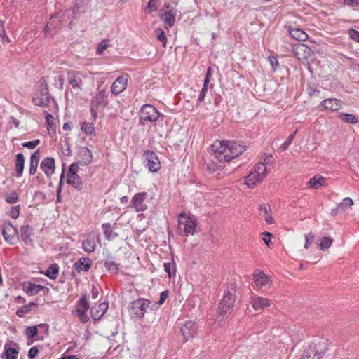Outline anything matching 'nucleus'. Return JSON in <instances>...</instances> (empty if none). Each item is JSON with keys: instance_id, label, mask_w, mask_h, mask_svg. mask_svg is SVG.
I'll list each match as a JSON object with an SVG mask.
<instances>
[{"instance_id": "obj_27", "label": "nucleus", "mask_w": 359, "mask_h": 359, "mask_svg": "<svg viewBox=\"0 0 359 359\" xmlns=\"http://www.w3.org/2000/svg\"><path fill=\"white\" fill-rule=\"evenodd\" d=\"M25 165V158L22 154H18L15 158V175L18 177L22 175Z\"/></svg>"}, {"instance_id": "obj_29", "label": "nucleus", "mask_w": 359, "mask_h": 359, "mask_svg": "<svg viewBox=\"0 0 359 359\" xmlns=\"http://www.w3.org/2000/svg\"><path fill=\"white\" fill-rule=\"evenodd\" d=\"M67 183L72 185L76 189L81 190L83 182L77 174L67 175Z\"/></svg>"}, {"instance_id": "obj_46", "label": "nucleus", "mask_w": 359, "mask_h": 359, "mask_svg": "<svg viewBox=\"0 0 359 359\" xmlns=\"http://www.w3.org/2000/svg\"><path fill=\"white\" fill-rule=\"evenodd\" d=\"M25 334L28 339H32L36 337L38 334L37 326H29L27 327Z\"/></svg>"}, {"instance_id": "obj_28", "label": "nucleus", "mask_w": 359, "mask_h": 359, "mask_svg": "<svg viewBox=\"0 0 359 359\" xmlns=\"http://www.w3.org/2000/svg\"><path fill=\"white\" fill-rule=\"evenodd\" d=\"M40 158V155L39 151H35L30 158L29 162V172L31 175H33L36 173L39 161Z\"/></svg>"}, {"instance_id": "obj_56", "label": "nucleus", "mask_w": 359, "mask_h": 359, "mask_svg": "<svg viewBox=\"0 0 359 359\" xmlns=\"http://www.w3.org/2000/svg\"><path fill=\"white\" fill-rule=\"evenodd\" d=\"M348 33L351 39L359 43V32L358 30L351 28Z\"/></svg>"}, {"instance_id": "obj_17", "label": "nucleus", "mask_w": 359, "mask_h": 359, "mask_svg": "<svg viewBox=\"0 0 359 359\" xmlns=\"http://www.w3.org/2000/svg\"><path fill=\"white\" fill-rule=\"evenodd\" d=\"M236 285L235 282L229 283L227 290L226 292V313L230 309L231 305L233 306L236 299Z\"/></svg>"}, {"instance_id": "obj_3", "label": "nucleus", "mask_w": 359, "mask_h": 359, "mask_svg": "<svg viewBox=\"0 0 359 359\" xmlns=\"http://www.w3.org/2000/svg\"><path fill=\"white\" fill-rule=\"evenodd\" d=\"M197 226L196 220L194 217L181 213L178 218V232L184 236L193 235Z\"/></svg>"}, {"instance_id": "obj_40", "label": "nucleus", "mask_w": 359, "mask_h": 359, "mask_svg": "<svg viewBox=\"0 0 359 359\" xmlns=\"http://www.w3.org/2000/svg\"><path fill=\"white\" fill-rule=\"evenodd\" d=\"M81 130L86 135H90L95 133V128L93 123L84 122L81 126Z\"/></svg>"}, {"instance_id": "obj_1", "label": "nucleus", "mask_w": 359, "mask_h": 359, "mask_svg": "<svg viewBox=\"0 0 359 359\" xmlns=\"http://www.w3.org/2000/svg\"><path fill=\"white\" fill-rule=\"evenodd\" d=\"M329 347V340L325 338H319L313 340L306 348L302 355L301 359H320Z\"/></svg>"}, {"instance_id": "obj_2", "label": "nucleus", "mask_w": 359, "mask_h": 359, "mask_svg": "<svg viewBox=\"0 0 359 359\" xmlns=\"http://www.w3.org/2000/svg\"><path fill=\"white\" fill-rule=\"evenodd\" d=\"M211 163L208 164V168L211 172L222 168L224 160V142L223 140H215L210 149Z\"/></svg>"}, {"instance_id": "obj_14", "label": "nucleus", "mask_w": 359, "mask_h": 359, "mask_svg": "<svg viewBox=\"0 0 359 359\" xmlns=\"http://www.w3.org/2000/svg\"><path fill=\"white\" fill-rule=\"evenodd\" d=\"M144 156L146 159L147 166L151 172H155L159 170L161 168V163L157 155L150 151L144 152Z\"/></svg>"}, {"instance_id": "obj_16", "label": "nucleus", "mask_w": 359, "mask_h": 359, "mask_svg": "<svg viewBox=\"0 0 359 359\" xmlns=\"http://www.w3.org/2000/svg\"><path fill=\"white\" fill-rule=\"evenodd\" d=\"M128 74H122L112 83L111 91L114 95H118L126 88L128 83Z\"/></svg>"}, {"instance_id": "obj_25", "label": "nucleus", "mask_w": 359, "mask_h": 359, "mask_svg": "<svg viewBox=\"0 0 359 359\" xmlns=\"http://www.w3.org/2000/svg\"><path fill=\"white\" fill-rule=\"evenodd\" d=\"M32 230L33 229L29 225H25L20 228L21 239L27 245L32 244V240L31 238Z\"/></svg>"}, {"instance_id": "obj_51", "label": "nucleus", "mask_w": 359, "mask_h": 359, "mask_svg": "<svg viewBox=\"0 0 359 359\" xmlns=\"http://www.w3.org/2000/svg\"><path fill=\"white\" fill-rule=\"evenodd\" d=\"M40 143V140L39 139L35 140L34 141L25 142L22 144V147H26L29 149H34L36 146H38Z\"/></svg>"}, {"instance_id": "obj_26", "label": "nucleus", "mask_w": 359, "mask_h": 359, "mask_svg": "<svg viewBox=\"0 0 359 359\" xmlns=\"http://www.w3.org/2000/svg\"><path fill=\"white\" fill-rule=\"evenodd\" d=\"M255 278V284L257 287L266 285L270 281L269 276H266L263 271H259L257 273L253 274Z\"/></svg>"}, {"instance_id": "obj_24", "label": "nucleus", "mask_w": 359, "mask_h": 359, "mask_svg": "<svg viewBox=\"0 0 359 359\" xmlns=\"http://www.w3.org/2000/svg\"><path fill=\"white\" fill-rule=\"evenodd\" d=\"M96 238L93 233L89 234L86 239L83 241V249L87 252H92L96 247Z\"/></svg>"}, {"instance_id": "obj_7", "label": "nucleus", "mask_w": 359, "mask_h": 359, "mask_svg": "<svg viewBox=\"0 0 359 359\" xmlns=\"http://www.w3.org/2000/svg\"><path fill=\"white\" fill-rule=\"evenodd\" d=\"M32 102L34 105L44 107L48 106L50 102V95L47 85L45 84L35 93L32 98Z\"/></svg>"}, {"instance_id": "obj_20", "label": "nucleus", "mask_w": 359, "mask_h": 359, "mask_svg": "<svg viewBox=\"0 0 359 359\" xmlns=\"http://www.w3.org/2000/svg\"><path fill=\"white\" fill-rule=\"evenodd\" d=\"M108 309V303L95 304L90 309L91 317L94 320H100Z\"/></svg>"}, {"instance_id": "obj_11", "label": "nucleus", "mask_w": 359, "mask_h": 359, "mask_svg": "<svg viewBox=\"0 0 359 359\" xmlns=\"http://www.w3.org/2000/svg\"><path fill=\"white\" fill-rule=\"evenodd\" d=\"M198 330L196 323L192 320L186 321L181 327V334L184 342L195 337Z\"/></svg>"}, {"instance_id": "obj_53", "label": "nucleus", "mask_w": 359, "mask_h": 359, "mask_svg": "<svg viewBox=\"0 0 359 359\" xmlns=\"http://www.w3.org/2000/svg\"><path fill=\"white\" fill-rule=\"evenodd\" d=\"M268 60L271 65L273 71H276L279 66L277 57L274 56H269Z\"/></svg>"}, {"instance_id": "obj_8", "label": "nucleus", "mask_w": 359, "mask_h": 359, "mask_svg": "<svg viewBox=\"0 0 359 359\" xmlns=\"http://www.w3.org/2000/svg\"><path fill=\"white\" fill-rule=\"evenodd\" d=\"M148 194L145 191L135 194L131 199L132 208L136 212H143L147 208Z\"/></svg>"}, {"instance_id": "obj_57", "label": "nucleus", "mask_w": 359, "mask_h": 359, "mask_svg": "<svg viewBox=\"0 0 359 359\" xmlns=\"http://www.w3.org/2000/svg\"><path fill=\"white\" fill-rule=\"evenodd\" d=\"M260 163H264V165H272L273 163V157L271 154L266 155L265 154L264 158L262 161H259Z\"/></svg>"}, {"instance_id": "obj_36", "label": "nucleus", "mask_w": 359, "mask_h": 359, "mask_svg": "<svg viewBox=\"0 0 359 359\" xmlns=\"http://www.w3.org/2000/svg\"><path fill=\"white\" fill-rule=\"evenodd\" d=\"M59 273V266L57 264H52L48 269L46 270L45 275L50 279H55Z\"/></svg>"}, {"instance_id": "obj_34", "label": "nucleus", "mask_w": 359, "mask_h": 359, "mask_svg": "<svg viewBox=\"0 0 359 359\" xmlns=\"http://www.w3.org/2000/svg\"><path fill=\"white\" fill-rule=\"evenodd\" d=\"M36 306H37V304L36 303L32 302L29 304L24 305V306L20 307L19 309H18L16 311V315L18 317L22 318L24 316L25 314H27L30 312L31 307H32V306L36 307Z\"/></svg>"}, {"instance_id": "obj_22", "label": "nucleus", "mask_w": 359, "mask_h": 359, "mask_svg": "<svg viewBox=\"0 0 359 359\" xmlns=\"http://www.w3.org/2000/svg\"><path fill=\"white\" fill-rule=\"evenodd\" d=\"M92 266V261L89 258L82 257L74 264L73 268L77 273L87 272Z\"/></svg>"}, {"instance_id": "obj_18", "label": "nucleus", "mask_w": 359, "mask_h": 359, "mask_svg": "<svg viewBox=\"0 0 359 359\" xmlns=\"http://www.w3.org/2000/svg\"><path fill=\"white\" fill-rule=\"evenodd\" d=\"M78 156V161L81 165L87 166L91 163L93 160V154L87 147H83L79 149Z\"/></svg>"}, {"instance_id": "obj_62", "label": "nucleus", "mask_w": 359, "mask_h": 359, "mask_svg": "<svg viewBox=\"0 0 359 359\" xmlns=\"http://www.w3.org/2000/svg\"><path fill=\"white\" fill-rule=\"evenodd\" d=\"M38 353H39V351L36 347H32L29 351V353H28L29 358L30 359H33L34 358H35L37 355Z\"/></svg>"}, {"instance_id": "obj_9", "label": "nucleus", "mask_w": 359, "mask_h": 359, "mask_svg": "<svg viewBox=\"0 0 359 359\" xmlns=\"http://www.w3.org/2000/svg\"><path fill=\"white\" fill-rule=\"evenodd\" d=\"M2 234L4 240L11 245L15 244L18 240V231L9 222L4 224Z\"/></svg>"}, {"instance_id": "obj_6", "label": "nucleus", "mask_w": 359, "mask_h": 359, "mask_svg": "<svg viewBox=\"0 0 359 359\" xmlns=\"http://www.w3.org/2000/svg\"><path fill=\"white\" fill-rule=\"evenodd\" d=\"M226 150H229V154H226V163H229L245 151V146L236 141L226 140Z\"/></svg>"}, {"instance_id": "obj_47", "label": "nucleus", "mask_w": 359, "mask_h": 359, "mask_svg": "<svg viewBox=\"0 0 359 359\" xmlns=\"http://www.w3.org/2000/svg\"><path fill=\"white\" fill-rule=\"evenodd\" d=\"M109 46V41L107 39L102 40L97 46V50H96L97 54H98V55L102 54L104 50L105 49H107Z\"/></svg>"}, {"instance_id": "obj_15", "label": "nucleus", "mask_w": 359, "mask_h": 359, "mask_svg": "<svg viewBox=\"0 0 359 359\" xmlns=\"http://www.w3.org/2000/svg\"><path fill=\"white\" fill-rule=\"evenodd\" d=\"M41 170L44 172L46 176L51 179L52 175L55 171V161L53 158L46 157L41 162Z\"/></svg>"}, {"instance_id": "obj_45", "label": "nucleus", "mask_w": 359, "mask_h": 359, "mask_svg": "<svg viewBox=\"0 0 359 359\" xmlns=\"http://www.w3.org/2000/svg\"><path fill=\"white\" fill-rule=\"evenodd\" d=\"M156 34L158 40L161 42L163 47H165L167 44V36H165L164 31L161 29H158L156 30Z\"/></svg>"}, {"instance_id": "obj_10", "label": "nucleus", "mask_w": 359, "mask_h": 359, "mask_svg": "<svg viewBox=\"0 0 359 359\" xmlns=\"http://www.w3.org/2000/svg\"><path fill=\"white\" fill-rule=\"evenodd\" d=\"M150 302L145 299H137L132 302L130 310L136 317H142L149 306Z\"/></svg>"}, {"instance_id": "obj_32", "label": "nucleus", "mask_w": 359, "mask_h": 359, "mask_svg": "<svg viewBox=\"0 0 359 359\" xmlns=\"http://www.w3.org/2000/svg\"><path fill=\"white\" fill-rule=\"evenodd\" d=\"M338 117L340 120L347 123L357 124L358 123V117L352 114L339 113Z\"/></svg>"}, {"instance_id": "obj_13", "label": "nucleus", "mask_w": 359, "mask_h": 359, "mask_svg": "<svg viewBox=\"0 0 359 359\" xmlns=\"http://www.w3.org/2000/svg\"><path fill=\"white\" fill-rule=\"evenodd\" d=\"M88 309L89 304L86 297H81L77 302L76 313L82 323H86L89 320V317L86 313Z\"/></svg>"}, {"instance_id": "obj_35", "label": "nucleus", "mask_w": 359, "mask_h": 359, "mask_svg": "<svg viewBox=\"0 0 359 359\" xmlns=\"http://www.w3.org/2000/svg\"><path fill=\"white\" fill-rule=\"evenodd\" d=\"M253 172L260 177L262 180L267 174V167L264 163H258L254 166Z\"/></svg>"}, {"instance_id": "obj_59", "label": "nucleus", "mask_w": 359, "mask_h": 359, "mask_svg": "<svg viewBox=\"0 0 359 359\" xmlns=\"http://www.w3.org/2000/svg\"><path fill=\"white\" fill-rule=\"evenodd\" d=\"M172 268L174 269V271H175V264L172 265L171 263H169V262L164 263V269L166 271V273H168L169 278H171V276H172L171 271H172Z\"/></svg>"}, {"instance_id": "obj_12", "label": "nucleus", "mask_w": 359, "mask_h": 359, "mask_svg": "<svg viewBox=\"0 0 359 359\" xmlns=\"http://www.w3.org/2000/svg\"><path fill=\"white\" fill-rule=\"evenodd\" d=\"M108 102V98L104 90H99L91 102L90 112L96 115V110L100 107H104Z\"/></svg>"}, {"instance_id": "obj_5", "label": "nucleus", "mask_w": 359, "mask_h": 359, "mask_svg": "<svg viewBox=\"0 0 359 359\" xmlns=\"http://www.w3.org/2000/svg\"><path fill=\"white\" fill-rule=\"evenodd\" d=\"M160 114V112L156 107L151 104H145L141 107L140 111V123L155 122L158 119Z\"/></svg>"}, {"instance_id": "obj_48", "label": "nucleus", "mask_w": 359, "mask_h": 359, "mask_svg": "<svg viewBox=\"0 0 359 359\" xmlns=\"http://www.w3.org/2000/svg\"><path fill=\"white\" fill-rule=\"evenodd\" d=\"M208 83H209V79H205L204 81L203 86L202 89L201 90V92H200V94H199V96L198 98V102H201L204 100V98L206 95L207 90H208L207 86H208Z\"/></svg>"}, {"instance_id": "obj_44", "label": "nucleus", "mask_w": 359, "mask_h": 359, "mask_svg": "<svg viewBox=\"0 0 359 359\" xmlns=\"http://www.w3.org/2000/svg\"><path fill=\"white\" fill-rule=\"evenodd\" d=\"M353 204V200L349 197H346V198H344L343 201L338 204V205L341 208V211H344L348 208L352 206Z\"/></svg>"}, {"instance_id": "obj_64", "label": "nucleus", "mask_w": 359, "mask_h": 359, "mask_svg": "<svg viewBox=\"0 0 359 359\" xmlns=\"http://www.w3.org/2000/svg\"><path fill=\"white\" fill-rule=\"evenodd\" d=\"M344 4L350 6H358L359 0H344Z\"/></svg>"}, {"instance_id": "obj_50", "label": "nucleus", "mask_w": 359, "mask_h": 359, "mask_svg": "<svg viewBox=\"0 0 359 359\" xmlns=\"http://www.w3.org/2000/svg\"><path fill=\"white\" fill-rule=\"evenodd\" d=\"M105 266L111 271H112L114 273H118V265L111 261H107L105 262Z\"/></svg>"}, {"instance_id": "obj_4", "label": "nucleus", "mask_w": 359, "mask_h": 359, "mask_svg": "<svg viewBox=\"0 0 359 359\" xmlns=\"http://www.w3.org/2000/svg\"><path fill=\"white\" fill-rule=\"evenodd\" d=\"M86 79L88 76L81 71L69 70L67 72V82L76 95L83 90Z\"/></svg>"}, {"instance_id": "obj_52", "label": "nucleus", "mask_w": 359, "mask_h": 359, "mask_svg": "<svg viewBox=\"0 0 359 359\" xmlns=\"http://www.w3.org/2000/svg\"><path fill=\"white\" fill-rule=\"evenodd\" d=\"M157 9L158 6L156 4V0H149L147 6L146 12L147 13H150L153 11H156Z\"/></svg>"}, {"instance_id": "obj_37", "label": "nucleus", "mask_w": 359, "mask_h": 359, "mask_svg": "<svg viewBox=\"0 0 359 359\" xmlns=\"http://www.w3.org/2000/svg\"><path fill=\"white\" fill-rule=\"evenodd\" d=\"M324 183H325V178L321 176H318V175L314 176L309 182V186L314 189H318L320 186L323 185Z\"/></svg>"}, {"instance_id": "obj_60", "label": "nucleus", "mask_w": 359, "mask_h": 359, "mask_svg": "<svg viewBox=\"0 0 359 359\" xmlns=\"http://www.w3.org/2000/svg\"><path fill=\"white\" fill-rule=\"evenodd\" d=\"M20 214V208L19 206L13 207L10 211V216L13 218L16 219L19 217Z\"/></svg>"}, {"instance_id": "obj_21", "label": "nucleus", "mask_w": 359, "mask_h": 359, "mask_svg": "<svg viewBox=\"0 0 359 359\" xmlns=\"http://www.w3.org/2000/svg\"><path fill=\"white\" fill-rule=\"evenodd\" d=\"M318 108L330 109L332 111H338L341 108V101L336 98L325 99L320 102Z\"/></svg>"}, {"instance_id": "obj_42", "label": "nucleus", "mask_w": 359, "mask_h": 359, "mask_svg": "<svg viewBox=\"0 0 359 359\" xmlns=\"http://www.w3.org/2000/svg\"><path fill=\"white\" fill-rule=\"evenodd\" d=\"M18 194L15 191H11L6 194L5 199L8 203L14 204L18 200Z\"/></svg>"}, {"instance_id": "obj_19", "label": "nucleus", "mask_w": 359, "mask_h": 359, "mask_svg": "<svg viewBox=\"0 0 359 359\" xmlns=\"http://www.w3.org/2000/svg\"><path fill=\"white\" fill-rule=\"evenodd\" d=\"M23 291L30 296L36 295L39 292L46 290L48 291V288L41 285H36L31 282H25L22 285Z\"/></svg>"}, {"instance_id": "obj_23", "label": "nucleus", "mask_w": 359, "mask_h": 359, "mask_svg": "<svg viewBox=\"0 0 359 359\" xmlns=\"http://www.w3.org/2000/svg\"><path fill=\"white\" fill-rule=\"evenodd\" d=\"M269 299L261 297H253L251 300V304L255 310H262L270 306Z\"/></svg>"}, {"instance_id": "obj_49", "label": "nucleus", "mask_w": 359, "mask_h": 359, "mask_svg": "<svg viewBox=\"0 0 359 359\" xmlns=\"http://www.w3.org/2000/svg\"><path fill=\"white\" fill-rule=\"evenodd\" d=\"M315 235L313 232H309L305 236L304 248L308 249L311 243L314 242Z\"/></svg>"}, {"instance_id": "obj_41", "label": "nucleus", "mask_w": 359, "mask_h": 359, "mask_svg": "<svg viewBox=\"0 0 359 359\" xmlns=\"http://www.w3.org/2000/svg\"><path fill=\"white\" fill-rule=\"evenodd\" d=\"M332 243V240L330 237L325 236L321 239L319 243V248L324 251L330 247Z\"/></svg>"}, {"instance_id": "obj_54", "label": "nucleus", "mask_w": 359, "mask_h": 359, "mask_svg": "<svg viewBox=\"0 0 359 359\" xmlns=\"http://www.w3.org/2000/svg\"><path fill=\"white\" fill-rule=\"evenodd\" d=\"M271 207L269 204H262L259 206V211L262 213L263 216H266L269 215V211H271Z\"/></svg>"}, {"instance_id": "obj_61", "label": "nucleus", "mask_w": 359, "mask_h": 359, "mask_svg": "<svg viewBox=\"0 0 359 359\" xmlns=\"http://www.w3.org/2000/svg\"><path fill=\"white\" fill-rule=\"evenodd\" d=\"M263 235L264 236V237L263 238V241L267 246H269L271 238L272 237L273 234L271 233L265 231L263 233Z\"/></svg>"}, {"instance_id": "obj_31", "label": "nucleus", "mask_w": 359, "mask_h": 359, "mask_svg": "<svg viewBox=\"0 0 359 359\" xmlns=\"http://www.w3.org/2000/svg\"><path fill=\"white\" fill-rule=\"evenodd\" d=\"M290 34L293 39L299 41H305L308 39L307 34L299 28L290 29Z\"/></svg>"}, {"instance_id": "obj_43", "label": "nucleus", "mask_w": 359, "mask_h": 359, "mask_svg": "<svg viewBox=\"0 0 359 359\" xmlns=\"http://www.w3.org/2000/svg\"><path fill=\"white\" fill-rule=\"evenodd\" d=\"M6 359H17L18 351L14 348H8L4 351Z\"/></svg>"}, {"instance_id": "obj_33", "label": "nucleus", "mask_w": 359, "mask_h": 359, "mask_svg": "<svg viewBox=\"0 0 359 359\" xmlns=\"http://www.w3.org/2000/svg\"><path fill=\"white\" fill-rule=\"evenodd\" d=\"M162 19L166 25L171 27L175 22V14L172 11H167L162 15Z\"/></svg>"}, {"instance_id": "obj_58", "label": "nucleus", "mask_w": 359, "mask_h": 359, "mask_svg": "<svg viewBox=\"0 0 359 359\" xmlns=\"http://www.w3.org/2000/svg\"><path fill=\"white\" fill-rule=\"evenodd\" d=\"M46 123L47 124L48 130H49L50 128H52L53 126L54 125L53 116L50 114H47L46 116Z\"/></svg>"}, {"instance_id": "obj_30", "label": "nucleus", "mask_w": 359, "mask_h": 359, "mask_svg": "<svg viewBox=\"0 0 359 359\" xmlns=\"http://www.w3.org/2000/svg\"><path fill=\"white\" fill-rule=\"evenodd\" d=\"M263 180L259 177V175L251 171L245 177L244 183L248 187H253L257 182H262Z\"/></svg>"}, {"instance_id": "obj_39", "label": "nucleus", "mask_w": 359, "mask_h": 359, "mask_svg": "<svg viewBox=\"0 0 359 359\" xmlns=\"http://www.w3.org/2000/svg\"><path fill=\"white\" fill-rule=\"evenodd\" d=\"M297 133V129H296V130L293 133L290 135V136L287 138V140L284 142V143L280 145L279 149L281 151H285L287 149L288 147L292 144V141L294 140Z\"/></svg>"}, {"instance_id": "obj_63", "label": "nucleus", "mask_w": 359, "mask_h": 359, "mask_svg": "<svg viewBox=\"0 0 359 359\" xmlns=\"http://www.w3.org/2000/svg\"><path fill=\"white\" fill-rule=\"evenodd\" d=\"M297 50L304 52L305 54H310L311 49L304 44H299L297 47Z\"/></svg>"}, {"instance_id": "obj_55", "label": "nucleus", "mask_w": 359, "mask_h": 359, "mask_svg": "<svg viewBox=\"0 0 359 359\" xmlns=\"http://www.w3.org/2000/svg\"><path fill=\"white\" fill-rule=\"evenodd\" d=\"M79 165H80L79 161L72 163L69 167L67 175L77 174L79 168Z\"/></svg>"}, {"instance_id": "obj_38", "label": "nucleus", "mask_w": 359, "mask_h": 359, "mask_svg": "<svg viewBox=\"0 0 359 359\" xmlns=\"http://www.w3.org/2000/svg\"><path fill=\"white\" fill-rule=\"evenodd\" d=\"M102 229L104 231L105 238L107 240H111L117 236L116 233H113L112 230L111 229V224L109 223H104L102 225Z\"/></svg>"}]
</instances>
